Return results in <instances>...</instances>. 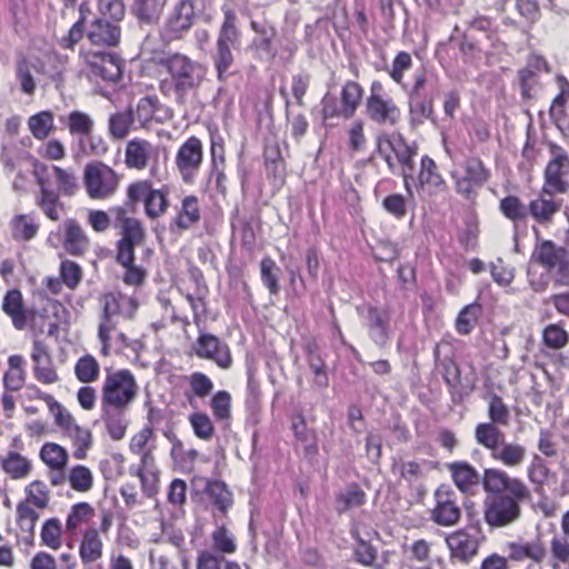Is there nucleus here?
<instances>
[{
	"mask_svg": "<svg viewBox=\"0 0 569 569\" xmlns=\"http://www.w3.org/2000/svg\"><path fill=\"white\" fill-rule=\"evenodd\" d=\"M159 156L158 147L149 140L133 138L129 140L124 148V164L128 169L142 171L147 169L151 160Z\"/></svg>",
	"mask_w": 569,
	"mask_h": 569,
	"instance_id": "a878e982",
	"label": "nucleus"
},
{
	"mask_svg": "<svg viewBox=\"0 0 569 569\" xmlns=\"http://www.w3.org/2000/svg\"><path fill=\"white\" fill-rule=\"evenodd\" d=\"M46 243L54 249L61 247L66 253L78 258L84 257L91 248L89 234L76 218H67L61 232L50 231Z\"/></svg>",
	"mask_w": 569,
	"mask_h": 569,
	"instance_id": "2eb2a0df",
	"label": "nucleus"
},
{
	"mask_svg": "<svg viewBox=\"0 0 569 569\" xmlns=\"http://www.w3.org/2000/svg\"><path fill=\"white\" fill-rule=\"evenodd\" d=\"M418 188L429 194H437L448 190L447 181L441 174L436 161L428 154L422 156L417 174Z\"/></svg>",
	"mask_w": 569,
	"mask_h": 569,
	"instance_id": "c85d7f7f",
	"label": "nucleus"
},
{
	"mask_svg": "<svg viewBox=\"0 0 569 569\" xmlns=\"http://www.w3.org/2000/svg\"><path fill=\"white\" fill-rule=\"evenodd\" d=\"M26 498L22 500L37 509L43 510L49 506L50 491L47 485L41 480H33L26 489Z\"/></svg>",
	"mask_w": 569,
	"mask_h": 569,
	"instance_id": "338daca9",
	"label": "nucleus"
},
{
	"mask_svg": "<svg viewBox=\"0 0 569 569\" xmlns=\"http://www.w3.org/2000/svg\"><path fill=\"white\" fill-rule=\"evenodd\" d=\"M366 501V492L358 483L352 482L336 496V509L338 513H343L349 509L363 506Z\"/></svg>",
	"mask_w": 569,
	"mask_h": 569,
	"instance_id": "09e8293b",
	"label": "nucleus"
},
{
	"mask_svg": "<svg viewBox=\"0 0 569 569\" xmlns=\"http://www.w3.org/2000/svg\"><path fill=\"white\" fill-rule=\"evenodd\" d=\"M527 457V449L523 445L515 441H506L499 446V449L493 451L491 458L500 462L502 466L517 469L521 467Z\"/></svg>",
	"mask_w": 569,
	"mask_h": 569,
	"instance_id": "c9c22d12",
	"label": "nucleus"
},
{
	"mask_svg": "<svg viewBox=\"0 0 569 569\" xmlns=\"http://www.w3.org/2000/svg\"><path fill=\"white\" fill-rule=\"evenodd\" d=\"M101 306L100 322L97 337L100 341V356L107 358L111 355L112 332L117 330L120 319L130 320L138 310V302L121 292H106L99 298Z\"/></svg>",
	"mask_w": 569,
	"mask_h": 569,
	"instance_id": "0eeeda50",
	"label": "nucleus"
},
{
	"mask_svg": "<svg viewBox=\"0 0 569 569\" xmlns=\"http://www.w3.org/2000/svg\"><path fill=\"white\" fill-rule=\"evenodd\" d=\"M433 114L432 98L420 96L409 97V118L412 126L425 123Z\"/></svg>",
	"mask_w": 569,
	"mask_h": 569,
	"instance_id": "13d9d810",
	"label": "nucleus"
},
{
	"mask_svg": "<svg viewBox=\"0 0 569 569\" xmlns=\"http://www.w3.org/2000/svg\"><path fill=\"white\" fill-rule=\"evenodd\" d=\"M561 210V200H557L550 193L540 192L525 203L517 194H508L499 200V211L509 220L513 228L526 224L530 217L536 223L535 227L549 228L555 222L556 216Z\"/></svg>",
	"mask_w": 569,
	"mask_h": 569,
	"instance_id": "39448f33",
	"label": "nucleus"
},
{
	"mask_svg": "<svg viewBox=\"0 0 569 569\" xmlns=\"http://www.w3.org/2000/svg\"><path fill=\"white\" fill-rule=\"evenodd\" d=\"M366 117L375 124L396 128L402 120V111L397 101L386 92L380 80L370 83L369 96L365 101Z\"/></svg>",
	"mask_w": 569,
	"mask_h": 569,
	"instance_id": "f8f14e48",
	"label": "nucleus"
},
{
	"mask_svg": "<svg viewBox=\"0 0 569 569\" xmlns=\"http://www.w3.org/2000/svg\"><path fill=\"white\" fill-rule=\"evenodd\" d=\"M280 268L276 261L267 256L263 257L260 262V278L262 284L267 288L271 296H277L280 292V286L278 281V273Z\"/></svg>",
	"mask_w": 569,
	"mask_h": 569,
	"instance_id": "0e129e2a",
	"label": "nucleus"
},
{
	"mask_svg": "<svg viewBox=\"0 0 569 569\" xmlns=\"http://www.w3.org/2000/svg\"><path fill=\"white\" fill-rule=\"evenodd\" d=\"M541 345L552 351L562 350L569 345V332L562 320L548 323L542 328Z\"/></svg>",
	"mask_w": 569,
	"mask_h": 569,
	"instance_id": "a18cd8bd",
	"label": "nucleus"
},
{
	"mask_svg": "<svg viewBox=\"0 0 569 569\" xmlns=\"http://www.w3.org/2000/svg\"><path fill=\"white\" fill-rule=\"evenodd\" d=\"M1 469L12 480L26 479L32 471L31 461L17 451H9L0 460Z\"/></svg>",
	"mask_w": 569,
	"mask_h": 569,
	"instance_id": "37998d69",
	"label": "nucleus"
},
{
	"mask_svg": "<svg viewBox=\"0 0 569 569\" xmlns=\"http://www.w3.org/2000/svg\"><path fill=\"white\" fill-rule=\"evenodd\" d=\"M28 129L37 140H46L54 130V117L49 110L32 114L28 119Z\"/></svg>",
	"mask_w": 569,
	"mask_h": 569,
	"instance_id": "5fc2aeb1",
	"label": "nucleus"
},
{
	"mask_svg": "<svg viewBox=\"0 0 569 569\" xmlns=\"http://www.w3.org/2000/svg\"><path fill=\"white\" fill-rule=\"evenodd\" d=\"M201 220L200 200L196 194H188L181 199V206L171 220V229L187 231Z\"/></svg>",
	"mask_w": 569,
	"mask_h": 569,
	"instance_id": "2f4dec72",
	"label": "nucleus"
},
{
	"mask_svg": "<svg viewBox=\"0 0 569 569\" xmlns=\"http://www.w3.org/2000/svg\"><path fill=\"white\" fill-rule=\"evenodd\" d=\"M376 153L386 161L389 169L395 167V160L402 169L406 190L411 193L408 179L415 169L417 147L410 146L399 132H383L376 137Z\"/></svg>",
	"mask_w": 569,
	"mask_h": 569,
	"instance_id": "9b49d317",
	"label": "nucleus"
},
{
	"mask_svg": "<svg viewBox=\"0 0 569 569\" xmlns=\"http://www.w3.org/2000/svg\"><path fill=\"white\" fill-rule=\"evenodd\" d=\"M31 167V174L38 187L34 192V204L48 220L60 221L67 211L61 196L71 198L79 190L74 170L48 164L38 159H32Z\"/></svg>",
	"mask_w": 569,
	"mask_h": 569,
	"instance_id": "f03ea898",
	"label": "nucleus"
},
{
	"mask_svg": "<svg viewBox=\"0 0 569 569\" xmlns=\"http://www.w3.org/2000/svg\"><path fill=\"white\" fill-rule=\"evenodd\" d=\"M64 435L71 440L73 446V458L84 460L88 451L92 447V433L88 428L81 427L78 423L71 427Z\"/></svg>",
	"mask_w": 569,
	"mask_h": 569,
	"instance_id": "3c124183",
	"label": "nucleus"
},
{
	"mask_svg": "<svg viewBox=\"0 0 569 569\" xmlns=\"http://www.w3.org/2000/svg\"><path fill=\"white\" fill-rule=\"evenodd\" d=\"M123 409H107L101 407V419L106 425L108 435L112 440H121L127 432V425L122 419Z\"/></svg>",
	"mask_w": 569,
	"mask_h": 569,
	"instance_id": "bf43d9fd",
	"label": "nucleus"
},
{
	"mask_svg": "<svg viewBox=\"0 0 569 569\" xmlns=\"http://www.w3.org/2000/svg\"><path fill=\"white\" fill-rule=\"evenodd\" d=\"M170 188L161 184L159 188L149 179H137L126 189V204L134 209L139 203L143 207L146 217L150 220L162 218L170 208Z\"/></svg>",
	"mask_w": 569,
	"mask_h": 569,
	"instance_id": "6e6552de",
	"label": "nucleus"
},
{
	"mask_svg": "<svg viewBox=\"0 0 569 569\" xmlns=\"http://www.w3.org/2000/svg\"><path fill=\"white\" fill-rule=\"evenodd\" d=\"M149 449H157V436L153 427L146 425L131 437L129 451L132 455H138Z\"/></svg>",
	"mask_w": 569,
	"mask_h": 569,
	"instance_id": "e2e57ef3",
	"label": "nucleus"
},
{
	"mask_svg": "<svg viewBox=\"0 0 569 569\" xmlns=\"http://www.w3.org/2000/svg\"><path fill=\"white\" fill-rule=\"evenodd\" d=\"M535 246L531 261L545 269L537 272L528 269L527 278L530 289L536 293H543L552 282L555 288L569 284V250L549 239H542L538 227H532Z\"/></svg>",
	"mask_w": 569,
	"mask_h": 569,
	"instance_id": "7ed1b4c3",
	"label": "nucleus"
},
{
	"mask_svg": "<svg viewBox=\"0 0 569 569\" xmlns=\"http://www.w3.org/2000/svg\"><path fill=\"white\" fill-rule=\"evenodd\" d=\"M555 81L558 93L549 107V117L552 122L558 124L567 117L566 106L569 101V80L562 74H557Z\"/></svg>",
	"mask_w": 569,
	"mask_h": 569,
	"instance_id": "de8ad7c7",
	"label": "nucleus"
},
{
	"mask_svg": "<svg viewBox=\"0 0 569 569\" xmlns=\"http://www.w3.org/2000/svg\"><path fill=\"white\" fill-rule=\"evenodd\" d=\"M548 149L550 159L543 169V192L550 196L563 194L569 188L566 179L569 174V153L555 142H548Z\"/></svg>",
	"mask_w": 569,
	"mask_h": 569,
	"instance_id": "dca6fc26",
	"label": "nucleus"
},
{
	"mask_svg": "<svg viewBox=\"0 0 569 569\" xmlns=\"http://www.w3.org/2000/svg\"><path fill=\"white\" fill-rule=\"evenodd\" d=\"M204 493L222 515H227L233 505V493L222 480L208 479Z\"/></svg>",
	"mask_w": 569,
	"mask_h": 569,
	"instance_id": "a19ab883",
	"label": "nucleus"
},
{
	"mask_svg": "<svg viewBox=\"0 0 569 569\" xmlns=\"http://www.w3.org/2000/svg\"><path fill=\"white\" fill-rule=\"evenodd\" d=\"M551 569H569V538L555 535L549 543Z\"/></svg>",
	"mask_w": 569,
	"mask_h": 569,
	"instance_id": "864d4df0",
	"label": "nucleus"
},
{
	"mask_svg": "<svg viewBox=\"0 0 569 569\" xmlns=\"http://www.w3.org/2000/svg\"><path fill=\"white\" fill-rule=\"evenodd\" d=\"M203 143L197 136L188 137L178 148L174 163L182 180L190 183L197 177L202 163Z\"/></svg>",
	"mask_w": 569,
	"mask_h": 569,
	"instance_id": "aec40b11",
	"label": "nucleus"
},
{
	"mask_svg": "<svg viewBox=\"0 0 569 569\" xmlns=\"http://www.w3.org/2000/svg\"><path fill=\"white\" fill-rule=\"evenodd\" d=\"M164 437L171 443L170 458L181 469L191 468L199 457L194 448L186 447L184 442L173 432H164Z\"/></svg>",
	"mask_w": 569,
	"mask_h": 569,
	"instance_id": "ea45409f",
	"label": "nucleus"
},
{
	"mask_svg": "<svg viewBox=\"0 0 569 569\" xmlns=\"http://www.w3.org/2000/svg\"><path fill=\"white\" fill-rule=\"evenodd\" d=\"M503 552L512 565L526 563V569L541 566L547 558V548L540 539L517 538L503 545Z\"/></svg>",
	"mask_w": 569,
	"mask_h": 569,
	"instance_id": "a211bd4d",
	"label": "nucleus"
},
{
	"mask_svg": "<svg viewBox=\"0 0 569 569\" xmlns=\"http://www.w3.org/2000/svg\"><path fill=\"white\" fill-rule=\"evenodd\" d=\"M116 261L124 269L122 276L123 283L131 287H139L146 281L147 270L134 263L136 252H132L131 258H127V260L121 259L120 254H116Z\"/></svg>",
	"mask_w": 569,
	"mask_h": 569,
	"instance_id": "680f3d73",
	"label": "nucleus"
},
{
	"mask_svg": "<svg viewBox=\"0 0 569 569\" xmlns=\"http://www.w3.org/2000/svg\"><path fill=\"white\" fill-rule=\"evenodd\" d=\"M430 519L440 527H453L461 519V507L457 492L449 485H440L433 492Z\"/></svg>",
	"mask_w": 569,
	"mask_h": 569,
	"instance_id": "f3484780",
	"label": "nucleus"
},
{
	"mask_svg": "<svg viewBox=\"0 0 569 569\" xmlns=\"http://www.w3.org/2000/svg\"><path fill=\"white\" fill-rule=\"evenodd\" d=\"M96 510L91 503L80 501L70 507L66 518V532L69 537L81 535L84 526H88L94 518Z\"/></svg>",
	"mask_w": 569,
	"mask_h": 569,
	"instance_id": "473e14b6",
	"label": "nucleus"
},
{
	"mask_svg": "<svg viewBox=\"0 0 569 569\" xmlns=\"http://www.w3.org/2000/svg\"><path fill=\"white\" fill-rule=\"evenodd\" d=\"M121 176L110 166L94 161L84 167L83 186L91 200H109L118 191Z\"/></svg>",
	"mask_w": 569,
	"mask_h": 569,
	"instance_id": "4468645a",
	"label": "nucleus"
},
{
	"mask_svg": "<svg viewBox=\"0 0 569 569\" xmlns=\"http://www.w3.org/2000/svg\"><path fill=\"white\" fill-rule=\"evenodd\" d=\"M481 481L487 495L483 501L487 525L502 528L517 522L522 515V503L532 498L527 483L499 468L485 469Z\"/></svg>",
	"mask_w": 569,
	"mask_h": 569,
	"instance_id": "f257e3e1",
	"label": "nucleus"
},
{
	"mask_svg": "<svg viewBox=\"0 0 569 569\" xmlns=\"http://www.w3.org/2000/svg\"><path fill=\"white\" fill-rule=\"evenodd\" d=\"M24 363L26 361L21 355H12L8 358L9 368L3 376L6 390L19 391L23 388L27 379Z\"/></svg>",
	"mask_w": 569,
	"mask_h": 569,
	"instance_id": "49530a36",
	"label": "nucleus"
},
{
	"mask_svg": "<svg viewBox=\"0 0 569 569\" xmlns=\"http://www.w3.org/2000/svg\"><path fill=\"white\" fill-rule=\"evenodd\" d=\"M365 96L363 87L356 80H347L340 91L339 103L342 106L343 111L353 118L359 107L362 103Z\"/></svg>",
	"mask_w": 569,
	"mask_h": 569,
	"instance_id": "c03bdc74",
	"label": "nucleus"
},
{
	"mask_svg": "<svg viewBox=\"0 0 569 569\" xmlns=\"http://www.w3.org/2000/svg\"><path fill=\"white\" fill-rule=\"evenodd\" d=\"M194 6L189 0H179L169 13L163 27V36L168 40H178L194 23Z\"/></svg>",
	"mask_w": 569,
	"mask_h": 569,
	"instance_id": "393cba45",
	"label": "nucleus"
},
{
	"mask_svg": "<svg viewBox=\"0 0 569 569\" xmlns=\"http://www.w3.org/2000/svg\"><path fill=\"white\" fill-rule=\"evenodd\" d=\"M40 458L49 469H66L69 461L68 451L54 442H46L41 447Z\"/></svg>",
	"mask_w": 569,
	"mask_h": 569,
	"instance_id": "4d7b16f0",
	"label": "nucleus"
},
{
	"mask_svg": "<svg viewBox=\"0 0 569 569\" xmlns=\"http://www.w3.org/2000/svg\"><path fill=\"white\" fill-rule=\"evenodd\" d=\"M11 238L17 242H29L40 230V223L29 213H19L9 221Z\"/></svg>",
	"mask_w": 569,
	"mask_h": 569,
	"instance_id": "4c0bfd02",
	"label": "nucleus"
},
{
	"mask_svg": "<svg viewBox=\"0 0 569 569\" xmlns=\"http://www.w3.org/2000/svg\"><path fill=\"white\" fill-rule=\"evenodd\" d=\"M551 71L548 60L537 53L528 56L525 67L517 72L518 83L522 99H535L542 89L540 77Z\"/></svg>",
	"mask_w": 569,
	"mask_h": 569,
	"instance_id": "412c9836",
	"label": "nucleus"
},
{
	"mask_svg": "<svg viewBox=\"0 0 569 569\" xmlns=\"http://www.w3.org/2000/svg\"><path fill=\"white\" fill-rule=\"evenodd\" d=\"M2 311L8 316L14 329L24 330L29 321L33 318V311L26 306L23 295L20 289H10L2 299Z\"/></svg>",
	"mask_w": 569,
	"mask_h": 569,
	"instance_id": "bb28decb",
	"label": "nucleus"
},
{
	"mask_svg": "<svg viewBox=\"0 0 569 569\" xmlns=\"http://www.w3.org/2000/svg\"><path fill=\"white\" fill-rule=\"evenodd\" d=\"M138 395V381L129 369H106L101 386V407H106V410H128Z\"/></svg>",
	"mask_w": 569,
	"mask_h": 569,
	"instance_id": "1a4fd4ad",
	"label": "nucleus"
},
{
	"mask_svg": "<svg viewBox=\"0 0 569 569\" xmlns=\"http://www.w3.org/2000/svg\"><path fill=\"white\" fill-rule=\"evenodd\" d=\"M499 425L492 422H480L475 428L476 442L490 451V456L499 449V446L506 439Z\"/></svg>",
	"mask_w": 569,
	"mask_h": 569,
	"instance_id": "79ce46f5",
	"label": "nucleus"
},
{
	"mask_svg": "<svg viewBox=\"0 0 569 569\" xmlns=\"http://www.w3.org/2000/svg\"><path fill=\"white\" fill-rule=\"evenodd\" d=\"M41 543L52 550H59L63 546V529L58 518L47 519L40 532Z\"/></svg>",
	"mask_w": 569,
	"mask_h": 569,
	"instance_id": "052dcab7",
	"label": "nucleus"
},
{
	"mask_svg": "<svg viewBox=\"0 0 569 569\" xmlns=\"http://www.w3.org/2000/svg\"><path fill=\"white\" fill-rule=\"evenodd\" d=\"M159 90L178 106H183L188 94L202 83L206 68L182 53H170L159 59Z\"/></svg>",
	"mask_w": 569,
	"mask_h": 569,
	"instance_id": "20e7f679",
	"label": "nucleus"
},
{
	"mask_svg": "<svg viewBox=\"0 0 569 569\" xmlns=\"http://www.w3.org/2000/svg\"><path fill=\"white\" fill-rule=\"evenodd\" d=\"M358 313L365 316L371 339L376 343L385 345L390 333L388 312L369 305L363 307L362 310L358 308Z\"/></svg>",
	"mask_w": 569,
	"mask_h": 569,
	"instance_id": "c756f323",
	"label": "nucleus"
},
{
	"mask_svg": "<svg viewBox=\"0 0 569 569\" xmlns=\"http://www.w3.org/2000/svg\"><path fill=\"white\" fill-rule=\"evenodd\" d=\"M471 529L466 527L446 536L445 542L451 559L468 563L478 553L480 540Z\"/></svg>",
	"mask_w": 569,
	"mask_h": 569,
	"instance_id": "b1692460",
	"label": "nucleus"
},
{
	"mask_svg": "<svg viewBox=\"0 0 569 569\" xmlns=\"http://www.w3.org/2000/svg\"><path fill=\"white\" fill-rule=\"evenodd\" d=\"M193 279H194V283H196L194 291L192 293L186 292L183 295V297L188 301V303L192 310L193 323L196 325V327L198 329H200L202 323L208 318V313H209L208 298H209L210 291H209V287L206 283L201 271L198 270L193 274Z\"/></svg>",
	"mask_w": 569,
	"mask_h": 569,
	"instance_id": "cd10ccee",
	"label": "nucleus"
},
{
	"mask_svg": "<svg viewBox=\"0 0 569 569\" xmlns=\"http://www.w3.org/2000/svg\"><path fill=\"white\" fill-rule=\"evenodd\" d=\"M163 106L156 96H144L139 99L133 117L142 128L149 127L152 122L162 123L163 117L160 114Z\"/></svg>",
	"mask_w": 569,
	"mask_h": 569,
	"instance_id": "e433bc0d",
	"label": "nucleus"
},
{
	"mask_svg": "<svg viewBox=\"0 0 569 569\" xmlns=\"http://www.w3.org/2000/svg\"><path fill=\"white\" fill-rule=\"evenodd\" d=\"M222 19L217 31L214 49L211 60L219 82H224L233 74L231 68L236 63L234 51H239L242 43V31L236 10L230 4L221 6Z\"/></svg>",
	"mask_w": 569,
	"mask_h": 569,
	"instance_id": "423d86ee",
	"label": "nucleus"
},
{
	"mask_svg": "<svg viewBox=\"0 0 569 569\" xmlns=\"http://www.w3.org/2000/svg\"><path fill=\"white\" fill-rule=\"evenodd\" d=\"M188 421L194 436L203 441H209L216 433L213 421L208 413L198 411L189 416Z\"/></svg>",
	"mask_w": 569,
	"mask_h": 569,
	"instance_id": "774afa93",
	"label": "nucleus"
},
{
	"mask_svg": "<svg viewBox=\"0 0 569 569\" xmlns=\"http://www.w3.org/2000/svg\"><path fill=\"white\" fill-rule=\"evenodd\" d=\"M94 486L92 470L84 465H74L69 468V487L79 493H87Z\"/></svg>",
	"mask_w": 569,
	"mask_h": 569,
	"instance_id": "6e6d98bb",
	"label": "nucleus"
},
{
	"mask_svg": "<svg viewBox=\"0 0 569 569\" xmlns=\"http://www.w3.org/2000/svg\"><path fill=\"white\" fill-rule=\"evenodd\" d=\"M79 60L89 79L106 82H118L121 79L123 60L118 53L82 48Z\"/></svg>",
	"mask_w": 569,
	"mask_h": 569,
	"instance_id": "ddd939ff",
	"label": "nucleus"
},
{
	"mask_svg": "<svg viewBox=\"0 0 569 569\" xmlns=\"http://www.w3.org/2000/svg\"><path fill=\"white\" fill-rule=\"evenodd\" d=\"M192 353L199 359L210 360L222 370H228L233 365L230 347L213 333L202 332L192 346Z\"/></svg>",
	"mask_w": 569,
	"mask_h": 569,
	"instance_id": "6ab92c4d",
	"label": "nucleus"
},
{
	"mask_svg": "<svg viewBox=\"0 0 569 569\" xmlns=\"http://www.w3.org/2000/svg\"><path fill=\"white\" fill-rule=\"evenodd\" d=\"M37 508L24 501H19L16 508V522L26 545H33L34 529L39 520Z\"/></svg>",
	"mask_w": 569,
	"mask_h": 569,
	"instance_id": "f704fd0d",
	"label": "nucleus"
},
{
	"mask_svg": "<svg viewBox=\"0 0 569 569\" xmlns=\"http://www.w3.org/2000/svg\"><path fill=\"white\" fill-rule=\"evenodd\" d=\"M104 539L96 527H87L78 540V556L83 568L103 566Z\"/></svg>",
	"mask_w": 569,
	"mask_h": 569,
	"instance_id": "5701e85b",
	"label": "nucleus"
},
{
	"mask_svg": "<svg viewBox=\"0 0 569 569\" xmlns=\"http://www.w3.org/2000/svg\"><path fill=\"white\" fill-rule=\"evenodd\" d=\"M441 343H437L433 349V358L436 366L440 369L442 379L449 389V392L453 395L457 392L461 383V370L459 365L456 362L453 357L440 358Z\"/></svg>",
	"mask_w": 569,
	"mask_h": 569,
	"instance_id": "58836bf2",
	"label": "nucleus"
},
{
	"mask_svg": "<svg viewBox=\"0 0 569 569\" xmlns=\"http://www.w3.org/2000/svg\"><path fill=\"white\" fill-rule=\"evenodd\" d=\"M480 313L481 305L478 302L463 307L456 319L457 332L463 336L469 335L475 329Z\"/></svg>",
	"mask_w": 569,
	"mask_h": 569,
	"instance_id": "69168bd1",
	"label": "nucleus"
},
{
	"mask_svg": "<svg viewBox=\"0 0 569 569\" xmlns=\"http://www.w3.org/2000/svg\"><path fill=\"white\" fill-rule=\"evenodd\" d=\"M462 168L465 174L456 178L455 188L457 193L470 200L477 196V189L489 181L491 173L479 157L467 158Z\"/></svg>",
	"mask_w": 569,
	"mask_h": 569,
	"instance_id": "4be33fe9",
	"label": "nucleus"
},
{
	"mask_svg": "<svg viewBox=\"0 0 569 569\" xmlns=\"http://www.w3.org/2000/svg\"><path fill=\"white\" fill-rule=\"evenodd\" d=\"M452 481L462 493H469L480 481L477 469L467 461H453L448 465Z\"/></svg>",
	"mask_w": 569,
	"mask_h": 569,
	"instance_id": "72a5a7b5",
	"label": "nucleus"
},
{
	"mask_svg": "<svg viewBox=\"0 0 569 569\" xmlns=\"http://www.w3.org/2000/svg\"><path fill=\"white\" fill-rule=\"evenodd\" d=\"M291 430L297 441L305 445L303 450L307 456H316L318 453L315 432L308 428L302 413H297L292 418Z\"/></svg>",
	"mask_w": 569,
	"mask_h": 569,
	"instance_id": "8fccbe9b",
	"label": "nucleus"
},
{
	"mask_svg": "<svg viewBox=\"0 0 569 569\" xmlns=\"http://www.w3.org/2000/svg\"><path fill=\"white\" fill-rule=\"evenodd\" d=\"M87 38L92 46L117 47L121 39V28L104 18H97L91 22Z\"/></svg>",
	"mask_w": 569,
	"mask_h": 569,
	"instance_id": "7c9ffc66",
	"label": "nucleus"
},
{
	"mask_svg": "<svg viewBox=\"0 0 569 569\" xmlns=\"http://www.w3.org/2000/svg\"><path fill=\"white\" fill-rule=\"evenodd\" d=\"M114 216L113 229L119 236L116 241V254H120L121 259H130L136 248L146 242L147 231L142 220L134 214V209L130 210L129 206H112Z\"/></svg>",
	"mask_w": 569,
	"mask_h": 569,
	"instance_id": "9d476101",
	"label": "nucleus"
},
{
	"mask_svg": "<svg viewBox=\"0 0 569 569\" xmlns=\"http://www.w3.org/2000/svg\"><path fill=\"white\" fill-rule=\"evenodd\" d=\"M73 373L79 382L93 383L100 377V363L92 355H83L76 361Z\"/></svg>",
	"mask_w": 569,
	"mask_h": 569,
	"instance_id": "603ef678",
	"label": "nucleus"
}]
</instances>
